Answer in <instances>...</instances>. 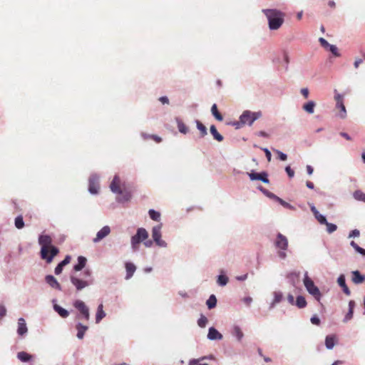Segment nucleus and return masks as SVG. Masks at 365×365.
<instances>
[{"label": "nucleus", "instance_id": "4c0bfd02", "mask_svg": "<svg viewBox=\"0 0 365 365\" xmlns=\"http://www.w3.org/2000/svg\"><path fill=\"white\" fill-rule=\"evenodd\" d=\"M196 125L200 132V136H205L207 134V128L198 120H196Z\"/></svg>", "mask_w": 365, "mask_h": 365}, {"label": "nucleus", "instance_id": "7c9ffc66", "mask_svg": "<svg viewBox=\"0 0 365 365\" xmlns=\"http://www.w3.org/2000/svg\"><path fill=\"white\" fill-rule=\"evenodd\" d=\"M17 357L22 362H27L31 359L32 356L25 351H20L17 354Z\"/></svg>", "mask_w": 365, "mask_h": 365}, {"label": "nucleus", "instance_id": "f8f14e48", "mask_svg": "<svg viewBox=\"0 0 365 365\" xmlns=\"http://www.w3.org/2000/svg\"><path fill=\"white\" fill-rule=\"evenodd\" d=\"M89 192L92 194L98 193L99 190L98 178L96 175H92L89 178Z\"/></svg>", "mask_w": 365, "mask_h": 365}, {"label": "nucleus", "instance_id": "a19ab883", "mask_svg": "<svg viewBox=\"0 0 365 365\" xmlns=\"http://www.w3.org/2000/svg\"><path fill=\"white\" fill-rule=\"evenodd\" d=\"M206 357H202L197 359H192L189 361V365H208L207 363L203 362Z\"/></svg>", "mask_w": 365, "mask_h": 365}, {"label": "nucleus", "instance_id": "de8ad7c7", "mask_svg": "<svg viewBox=\"0 0 365 365\" xmlns=\"http://www.w3.org/2000/svg\"><path fill=\"white\" fill-rule=\"evenodd\" d=\"M319 41L321 46L327 50H328L329 47L331 46V44H329L328 41L322 37L319 38Z\"/></svg>", "mask_w": 365, "mask_h": 365}, {"label": "nucleus", "instance_id": "5fc2aeb1", "mask_svg": "<svg viewBox=\"0 0 365 365\" xmlns=\"http://www.w3.org/2000/svg\"><path fill=\"white\" fill-rule=\"evenodd\" d=\"M360 235V232H359V230H352L350 233H349V237H359Z\"/></svg>", "mask_w": 365, "mask_h": 365}, {"label": "nucleus", "instance_id": "f704fd0d", "mask_svg": "<svg viewBox=\"0 0 365 365\" xmlns=\"http://www.w3.org/2000/svg\"><path fill=\"white\" fill-rule=\"evenodd\" d=\"M315 103L314 101H309L303 106V109L308 113H313L314 111Z\"/></svg>", "mask_w": 365, "mask_h": 365}, {"label": "nucleus", "instance_id": "2eb2a0df", "mask_svg": "<svg viewBox=\"0 0 365 365\" xmlns=\"http://www.w3.org/2000/svg\"><path fill=\"white\" fill-rule=\"evenodd\" d=\"M110 232V229L108 226H104L100 231L98 232L96 237L93 239V242H98L108 236Z\"/></svg>", "mask_w": 365, "mask_h": 365}, {"label": "nucleus", "instance_id": "c756f323", "mask_svg": "<svg viewBox=\"0 0 365 365\" xmlns=\"http://www.w3.org/2000/svg\"><path fill=\"white\" fill-rule=\"evenodd\" d=\"M53 309L63 318H66L69 315V312L66 309L62 308L58 304H55L53 306Z\"/></svg>", "mask_w": 365, "mask_h": 365}, {"label": "nucleus", "instance_id": "473e14b6", "mask_svg": "<svg viewBox=\"0 0 365 365\" xmlns=\"http://www.w3.org/2000/svg\"><path fill=\"white\" fill-rule=\"evenodd\" d=\"M211 112L213 116L219 121H222L223 120V117L222 114L219 112L217 109V106L216 104H213L211 108Z\"/></svg>", "mask_w": 365, "mask_h": 365}, {"label": "nucleus", "instance_id": "5701e85b", "mask_svg": "<svg viewBox=\"0 0 365 365\" xmlns=\"http://www.w3.org/2000/svg\"><path fill=\"white\" fill-rule=\"evenodd\" d=\"M76 329H77V337L79 339H82L84 337L85 332L88 329V327L86 325H83L81 323H78L76 326Z\"/></svg>", "mask_w": 365, "mask_h": 365}, {"label": "nucleus", "instance_id": "58836bf2", "mask_svg": "<svg viewBox=\"0 0 365 365\" xmlns=\"http://www.w3.org/2000/svg\"><path fill=\"white\" fill-rule=\"evenodd\" d=\"M15 226L17 229H22L24 227V222L23 220V217L21 215H19L15 218Z\"/></svg>", "mask_w": 365, "mask_h": 365}, {"label": "nucleus", "instance_id": "423d86ee", "mask_svg": "<svg viewBox=\"0 0 365 365\" xmlns=\"http://www.w3.org/2000/svg\"><path fill=\"white\" fill-rule=\"evenodd\" d=\"M74 307L79 312V314L76 316V319H85L86 321H89L90 319V312L89 308L86 306V304L81 300H76L73 303Z\"/></svg>", "mask_w": 365, "mask_h": 365}, {"label": "nucleus", "instance_id": "a18cd8bd", "mask_svg": "<svg viewBox=\"0 0 365 365\" xmlns=\"http://www.w3.org/2000/svg\"><path fill=\"white\" fill-rule=\"evenodd\" d=\"M207 323V319L206 317L202 315L197 321V324L200 327H205Z\"/></svg>", "mask_w": 365, "mask_h": 365}, {"label": "nucleus", "instance_id": "4be33fe9", "mask_svg": "<svg viewBox=\"0 0 365 365\" xmlns=\"http://www.w3.org/2000/svg\"><path fill=\"white\" fill-rule=\"evenodd\" d=\"M311 210L320 224L325 225L327 222L326 217L321 215L314 206L311 207Z\"/></svg>", "mask_w": 365, "mask_h": 365}, {"label": "nucleus", "instance_id": "a878e982", "mask_svg": "<svg viewBox=\"0 0 365 365\" xmlns=\"http://www.w3.org/2000/svg\"><path fill=\"white\" fill-rule=\"evenodd\" d=\"M86 262H87V259L86 257H84L83 256L78 257V264L73 267V269L77 272L81 271L83 268L85 267Z\"/></svg>", "mask_w": 365, "mask_h": 365}, {"label": "nucleus", "instance_id": "c9c22d12", "mask_svg": "<svg viewBox=\"0 0 365 365\" xmlns=\"http://www.w3.org/2000/svg\"><path fill=\"white\" fill-rule=\"evenodd\" d=\"M206 304L210 309L215 308L217 304L216 297L214 294L210 295L206 302Z\"/></svg>", "mask_w": 365, "mask_h": 365}, {"label": "nucleus", "instance_id": "ea45409f", "mask_svg": "<svg viewBox=\"0 0 365 365\" xmlns=\"http://www.w3.org/2000/svg\"><path fill=\"white\" fill-rule=\"evenodd\" d=\"M150 217L155 221H159L160 218V213L154 210H149Z\"/></svg>", "mask_w": 365, "mask_h": 365}, {"label": "nucleus", "instance_id": "e2e57ef3", "mask_svg": "<svg viewBox=\"0 0 365 365\" xmlns=\"http://www.w3.org/2000/svg\"><path fill=\"white\" fill-rule=\"evenodd\" d=\"M362 62L363 61L361 58L356 59L354 61V67L357 68Z\"/></svg>", "mask_w": 365, "mask_h": 365}, {"label": "nucleus", "instance_id": "b1692460", "mask_svg": "<svg viewBox=\"0 0 365 365\" xmlns=\"http://www.w3.org/2000/svg\"><path fill=\"white\" fill-rule=\"evenodd\" d=\"M105 317H106V313L103 311V304H101L98 305L97 312L96 314V323L98 324Z\"/></svg>", "mask_w": 365, "mask_h": 365}, {"label": "nucleus", "instance_id": "f257e3e1", "mask_svg": "<svg viewBox=\"0 0 365 365\" xmlns=\"http://www.w3.org/2000/svg\"><path fill=\"white\" fill-rule=\"evenodd\" d=\"M38 243L41 245V258L47 264L52 262L54 257L59 253L58 247L52 245V238L47 235H41L38 237Z\"/></svg>", "mask_w": 365, "mask_h": 365}, {"label": "nucleus", "instance_id": "2f4dec72", "mask_svg": "<svg viewBox=\"0 0 365 365\" xmlns=\"http://www.w3.org/2000/svg\"><path fill=\"white\" fill-rule=\"evenodd\" d=\"M178 128L181 133L186 134L188 132V128L186 125L178 118H176Z\"/></svg>", "mask_w": 365, "mask_h": 365}, {"label": "nucleus", "instance_id": "603ef678", "mask_svg": "<svg viewBox=\"0 0 365 365\" xmlns=\"http://www.w3.org/2000/svg\"><path fill=\"white\" fill-rule=\"evenodd\" d=\"M6 314V309L5 307L0 304V319H2Z\"/></svg>", "mask_w": 365, "mask_h": 365}, {"label": "nucleus", "instance_id": "f3484780", "mask_svg": "<svg viewBox=\"0 0 365 365\" xmlns=\"http://www.w3.org/2000/svg\"><path fill=\"white\" fill-rule=\"evenodd\" d=\"M28 331V329L26 327V324L25 319L24 318H19L18 319V329L17 333L20 336H23L26 334Z\"/></svg>", "mask_w": 365, "mask_h": 365}, {"label": "nucleus", "instance_id": "9b49d317", "mask_svg": "<svg viewBox=\"0 0 365 365\" xmlns=\"http://www.w3.org/2000/svg\"><path fill=\"white\" fill-rule=\"evenodd\" d=\"M117 194L120 195L117 197V200L118 202H127L131 198V191L127 187L125 183H123L122 190H120V192H118Z\"/></svg>", "mask_w": 365, "mask_h": 365}, {"label": "nucleus", "instance_id": "39448f33", "mask_svg": "<svg viewBox=\"0 0 365 365\" xmlns=\"http://www.w3.org/2000/svg\"><path fill=\"white\" fill-rule=\"evenodd\" d=\"M262 115L261 112H251L250 110H245L240 117L238 125H251L257 119Z\"/></svg>", "mask_w": 365, "mask_h": 365}, {"label": "nucleus", "instance_id": "6e6552de", "mask_svg": "<svg viewBox=\"0 0 365 365\" xmlns=\"http://www.w3.org/2000/svg\"><path fill=\"white\" fill-rule=\"evenodd\" d=\"M275 245L277 247L282 250L279 252V257L284 259L286 257V253L284 251L286 250L288 247V240L287 237L281 233H279L275 241Z\"/></svg>", "mask_w": 365, "mask_h": 365}, {"label": "nucleus", "instance_id": "20e7f679", "mask_svg": "<svg viewBox=\"0 0 365 365\" xmlns=\"http://www.w3.org/2000/svg\"><path fill=\"white\" fill-rule=\"evenodd\" d=\"M304 284L306 287L307 292L312 295L315 299H317L318 302L320 301L322 294L319 289V288L315 286L313 280L309 277L307 274H305L304 278Z\"/></svg>", "mask_w": 365, "mask_h": 365}, {"label": "nucleus", "instance_id": "1a4fd4ad", "mask_svg": "<svg viewBox=\"0 0 365 365\" xmlns=\"http://www.w3.org/2000/svg\"><path fill=\"white\" fill-rule=\"evenodd\" d=\"M335 93L334 100L336 101V108L339 110L338 115L341 118H345L346 117V110L344 103V96L336 93V91H335Z\"/></svg>", "mask_w": 365, "mask_h": 365}, {"label": "nucleus", "instance_id": "72a5a7b5", "mask_svg": "<svg viewBox=\"0 0 365 365\" xmlns=\"http://www.w3.org/2000/svg\"><path fill=\"white\" fill-rule=\"evenodd\" d=\"M307 301L302 296H298L297 297L294 304L299 309L304 308L307 306Z\"/></svg>", "mask_w": 365, "mask_h": 365}, {"label": "nucleus", "instance_id": "aec40b11", "mask_svg": "<svg viewBox=\"0 0 365 365\" xmlns=\"http://www.w3.org/2000/svg\"><path fill=\"white\" fill-rule=\"evenodd\" d=\"M351 274H352L351 280L354 284H361L365 281V276L362 275L359 272V271H357V270L353 271L351 272Z\"/></svg>", "mask_w": 365, "mask_h": 365}, {"label": "nucleus", "instance_id": "bb28decb", "mask_svg": "<svg viewBox=\"0 0 365 365\" xmlns=\"http://www.w3.org/2000/svg\"><path fill=\"white\" fill-rule=\"evenodd\" d=\"M210 133L212 135L214 139L218 142H222L224 139L223 136L220 134L214 125H212L210 128Z\"/></svg>", "mask_w": 365, "mask_h": 365}, {"label": "nucleus", "instance_id": "6ab92c4d", "mask_svg": "<svg viewBox=\"0 0 365 365\" xmlns=\"http://www.w3.org/2000/svg\"><path fill=\"white\" fill-rule=\"evenodd\" d=\"M71 259V256H66L65 259L56 267L54 272L56 275H58L62 272L63 267L70 263Z\"/></svg>", "mask_w": 365, "mask_h": 365}, {"label": "nucleus", "instance_id": "412c9836", "mask_svg": "<svg viewBox=\"0 0 365 365\" xmlns=\"http://www.w3.org/2000/svg\"><path fill=\"white\" fill-rule=\"evenodd\" d=\"M207 337L210 340L222 339V335L214 327L209 329Z\"/></svg>", "mask_w": 365, "mask_h": 365}, {"label": "nucleus", "instance_id": "4468645a", "mask_svg": "<svg viewBox=\"0 0 365 365\" xmlns=\"http://www.w3.org/2000/svg\"><path fill=\"white\" fill-rule=\"evenodd\" d=\"M248 175L252 180H261L264 183H269V180L267 178V175L266 173H248Z\"/></svg>", "mask_w": 365, "mask_h": 365}, {"label": "nucleus", "instance_id": "3c124183", "mask_svg": "<svg viewBox=\"0 0 365 365\" xmlns=\"http://www.w3.org/2000/svg\"><path fill=\"white\" fill-rule=\"evenodd\" d=\"M285 171L289 178L294 177V171L290 168V166H287L285 168Z\"/></svg>", "mask_w": 365, "mask_h": 365}, {"label": "nucleus", "instance_id": "e433bc0d", "mask_svg": "<svg viewBox=\"0 0 365 365\" xmlns=\"http://www.w3.org/2000/svg\"><path fill=\"white\" fill-rule=\"evenodd\" d=\"M282 298H283V295H282V292H274V299L271 304V308L274 307V305L276 304L279 303L282 301Z\"/></svg>", "mask_w": 365, "mask_h": 365}, {"label": "nucleus", "instance_id": "8fccbe9b", "mask_svg": "<svg viewBox=\"0 0 365 365\" xmlns=\"http://www.w3.org/2000/svg\"><path fill=\"white\" fill-rule=\"evenodd\" d=\"M274 151L278 155L279 158L284 161L287 159V155L278 150H274Z\"/></svg>", "mask_w": 365, "mask_h": 365}, {"label": "nucleus", "instance_id": "ddd939ff", "mask_svg": "<svg viewBox=\"0 0 365 365\" xmlns=\"http://www.w3.org/2000/svg\"><path fill=\"white\" fill-rule=\"evenodd\" d=\"M110 188L114 193H118V192H120V190H122L123 184L121 183L120 179L118 175L114 176L110 185Z\"/></svg>", "mask_w": 365, "mask_h": 365}, {"label": "nucleus", "instance_id": "9d476101", "mask_svg": "<svg viewBox=\"0 0 365 365\" xmlns=\"http://www.w3.org/2000/svg\"><path fill=\"white\" fill-rule=\"evenodd\" d=\"M152 237L155 242L160 247H165L166 242L161 240V225L155 226L152 230Z\"/></svg>", "mask_w": 365, "mask_h": 365}, {"label": "nucleus", "instance_id": "338daca9", "mask_svg": "<svg viewBox=\"0 0 365 365\" xmlns=\"http://www.w3.org/2000/svg\"><path fill=\"white\" fill-rule=\"evenodd\" d=\"M307 171L309 175H312L314 172V169L311 165H307Z\"/></svg>", "mask_w": 365, "mask_h": 365}, {"label": "nucleus", "instance_id": "0eeeda50", "mask_svg": "<svg viewBox=\"0 0 365 365\" xmlns=\"http://www.w3.org/2000/svg\"><path fill=\"white\" fill-rule=\"evenodd\" d=\"M148 237V233L144 228H138L137 233L131 238V245L134 250L138 248L140 242L145 240Z\"/></svg>", "mask_w": 365, "mask_h": 365}, {"label": "nucleus", "instance_id": "774afa93", "mask_svg": "<svg viewBox=\"0 0 365 365\" xmlns=\"http://www.w3.org/2000/svg\"><path fill=\"white\" fill-rule=\"evenodd\" d=\"M306 185L309 189H314V183L311 181H307Z\"/></svg>", "mask_w": 365, "mask_h": 365}, {"label": "nucleus", "instance_id": "69168bd1", "mask_svg": "<svg viewBox=\"0 0 365 365\" xmlns=\"http://www.w3.org/2000/svg\"><path fill=\"white\" fill-rule=\"evenodd\" d=\"M357 252L360 253L361 255L365 256V250L361 248V247H357L356 250Z\"/></svg>", "mask_w": 365, "mask_h": 365}, {"label": "nucleus", "instance_id": "79ce46f5", "mask_svg": "<svg viewBox=\"0 0 365 365\" xmlns=\"http://www.w3.org/2000/svg\"><path fill=\"white\" fill-rule=\"evenodd\" d=\"M354 197L357 200H361L365 202V193L360 190H356L354 193Z\"/></svg>", "mask_w": 365, "mask_h": 365}, {"label": "nucleus", "instance_id": "7ed1b4c3", "mask_svg": "<svg viewBox=\"0 0 365 365\" xmlns=\"http://www.w3.org/2000/svg\"><path fill=\"white\" fill-rule=\"evenodd\" d=\"M83 274L85 276V278L83 279H81L74 275H71L70 277L71 282L76 287L77 292L81 291L83 289L88 287L93 282V280L91 277V272L90 270H85Z\"/></svg>", "mask_w": 365, "mask_h": 365}, {"label": "nucleus", "instance_id": "680f3d73", "mask_svg": "<svg viewBox=\"0 0 365 365\" xmlns=\"http://www.w3.org/2000/svg\"><path fill=\"white\" fill-rule=\"evenodd\" d=\"M159 101L163 104H168L169 100L166 96H163L159 98Z\"/></svg>", "mask_w": 365, "mask_h": 365}, {"label": "nucleus", "instance_id": "6e6d98bb", "mask_svg": "<svg viewBox=\"0 0 365 365\" xmlns=\"http://www.w3.org/2000/svg\"><path fill=\"white\" fill-rule=\"evenodd\" d=\"M311 322L313 324L319 325L320 324V319L317 316H314V317H312L311 318Z\"/></svg>", "mask_w": 365, "mask_h": 365}, {"label": "nucleus", "instance_id": "0e129e2a", "mask_svg": "<svg viewBox=\"0 0 365 365\" xmlns=\"http://www.w3.org/2000/svg\"><path fill=\"white\" fill-rule=\"evenodd\" d=\"M354 307H355V302H354V301L351 300V301L349 302V310H352V311H354Z\"/></svg>", "mask_w": 365, "mask_h": 365}, {"label": "nucleus", "instance_id": "052dcab7", "mask_svg": "<svg viewBox=\"0 0 365 365\" xmlns=\"http://www.w3.org/2000/svg\"><path fill=\"white\" fill-rule=\"evenodd\" d=\"M243 302L247 305L250 306L252 302V299L250 297H247L243 299Z\"/></svg>", "mask_w": 365, "mask_h": 365}, {"label": "nucleus", "instance_id": "37998d69", "mask_svg": "<svg viewBox=\"0 0 365 365\" xmlns=\"http://www.w3.org/2000/svg\"><path fill=\"white\" fill-rule=\"evenodd\" d=\"M144 139L150 138L155 140L156 143H160L162 141V138L156 135H148V134H142Z\"/></svg>", "mask_w": 365, "mask_h": 365}, {"label": "nucleus", "instance_id": "4d7b16f0", "mask_svg": "<svg viewBox=\"0 0 365 365\" xmlns=\"http://www.w3.org/2000/svg\"><path fill=\"white\" fill-rule=\"evenodd\" d=\"M263 150H264V152L265 153V155H266V158H267V160L269 162L271 161L272 155H271L270 151L267 148H264Z\"/></svg>", "mask_w": 365, "mask_h": 365}, {"label": "nucleus", "instance_id": "09e8293b", "mask_svg": "<svg viewBox=\"0 0 365 365\" xmlns=\"http://www.w3.org/2000/svg\"><path fill=\"white\" fill-rule=\"evenodd\" d=\"M328 50H329L333 53V55L336 56V57L340 56V53L338 51L337 47L336 46H334V45H331L329 47Z\"/></svg>", "mask_w": 365, "mask_h": 365}, {"label": "nucleus", "instance_id": "a211bd4d", "mask_svg": "<svg viewBox=\"0 0 365 365\" xmlns=\"http://www.w3.org/2000/svg\"><path fill=\"white\" fill-rule=\"evenodd\" d=\"M338 284L342 288L344 293L349 296L351 294V291L346 284L345 276L344 274H341L337 279Z\"/></svg>", "mask_w": 365, "mask_h": 365}, {"label": "nucleus", "instance_id": "393cba45", "mask_svg": "<svg viewBox=\"0 0 365 365\" xmlns=\"http://www.w3.org/2000/svg\"><path fill=\"white\" fill-rule=\"evenodd\" d=\"M125 269H126L125 279H128L133 275V274L136 269V267L133 263L126 262L125 263Z\"/></svg>", "mask_w": 365, "mask_h": 365}, {"label": "nucleus", "instance_id": "c85d7f7f", "mask_svg": "<svg viewBox=\"0 0 365 365\" xmlns=\"http://www.w3.org/2000/svg\"><path fill=\"white\" fill-rule=\"evenodd\" d=\"M336 336L334 335H329L326 337L325 345L327 349H331L335 344Z\"/></svg>", "mask_w": 365, "mask_h": 365}, {"label": "nucleus", "instance_id": "bf43d9fd", "mask_svg": "<svg viewBox=\"0 0 365 365\" xmlns=\"http://www.w3.org/2000/svg\"><path fill=\"white\" fill-rule=\"evenodd\" d=\"M287 301L292 305H294L295 303L294 296L290 294H288V296H287Z\"/></svg>", "mask_w": 365, "mask_h": 365}, {"label": "nucleus", "instance_id": "864d4df0", "mask_svg": "<svg viewBox=\"0 0 365 365\" xmlns=\"http://www.w3.org/2000/svg\"><path fill=\"white\" fill-rule=\"evenodd\" d=\"M354 311L349 310L348 313L346 314L344 321L347 322L350 320L353 317Z\"/></svg>", "mask_w": 365, "mask_h": 365}, {"label": "nucleus", "instance_id": "13d9d810", "mask_svg": "<svg viewBox=\"0 0 365 365\" xmlns=\"http://www.w3.org/2000/svg\"><path fill=\"white\" fill-rule=\"evenodd\" d=\"M301 93L302 95L305 98H307L309 96V90L307 88H304L301 89Z\"/></svg>", "mask_w": 365, "mask_h": 365}, {"label": "nucleus", "instance_id": "dca6fc26", "mask_svg": "<svg viewBox=\"0 0 365 365\" xmlns=\"http://www.w3.org/2000/svg\"><path fill=\"white\" fill-rule=\"evenodd\" d=\"M45 280L48 284L52 288H54L58 290H61V286L56 280V279L52 275H47L45 278Z\"/></svg>", "mask_w": 365, "mask_h": 365}, {"label": "nucleus", "instance_id": "f03ea898", "mask_svg": "<svg viewBox=\"0 0 365 365\" xmlns=\"http://www.w3.org/2000/svg\"><path fill=\"white\" fill-rule=\"evenodd\" d=\"M262 12L268 21V25L270 30L279 29L284 21L285 14L282 11L272 9H263Z\"/></svg>", "mask_w": 365, "mask_h": 365}, {"label": "nucleus", "instance_id": "c03bdc74", "mask_svg": "<svg viewBox=\"0 0 365 365\" xmlns=\"http://www.w3.org/2000/svg\"><path fill=\"white\" fill-rule=\"evenodd\" d=\"M228 282L227 277L225 275H220L217 279V283L221 286H225Z\"/></svg>", "mask_w": 365, "mask_h": 365}, {"label": "nucleus", "instance_id": "49530a36", "mask_svg": "<svg viewBox=\"0 0 365 365\" xmlns=\"http://www.w3.org/2000/svg\"><path fill=\"white\" fill-rule=\"evenodd\" d=\"M325 225L327 226V230L329 233H332L337 229L336 225L334 224L329 223L327 222Z\"/></svg>", "mask_w": 365, "mask_h": 365}, {"label": "nucleus", "instance_id": "cd10ccee", "mask_svg": "<svg viewBox=\"0 0 365 365\" xmlns=\"http://www.w3.org/2000/svg\"><path fill=\"white\" fill-rule=\"evenodd\" d=\"M232 335L235 336L238 341H241L244 336V334L242 331L240 327L239 326H234L232 329Z\"/></svg>", "mask_w": 365, "mask_h": 365}]
</instances>
